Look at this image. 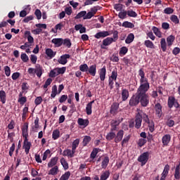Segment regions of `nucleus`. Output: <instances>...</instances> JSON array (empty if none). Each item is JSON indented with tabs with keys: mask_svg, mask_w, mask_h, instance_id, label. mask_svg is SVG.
I'll return each mask as SVG.
<instances>
[{
	"mask_svg": "<svg viewBox=\"0 0 180 180\" xmlns=\"http://www.w3.org/2000/svg\"><path fill=\"white\" fill-rule=\"evenodd\" d=\"M140 103V100L139 98V93H136L133 95L129 100V106H137Z\"/></svg>",
	"mask_w": 180,
	"mask_h": 180,
	"instance_id": "0eeeda50",
	"label": "nucleus"
},
{
	"mask_svg": "<svg viewBox=\"0 0 180 180\" xmlns=\"http://www.w3.org/2000/svg\"><path fill=\"white\" fill-rule=\"evenodd\" d=\"M70 176H71V172H66L64 174L62 175L60 180H68Z\"/></svg>",
	"mask_w": 180,
	"mask_h": 180,
	"instance_id": "864d4df0",
	"label": "nucleus"
},
{
	"mask_svg": "<svg viewBox=\"0 0 180 180\" xmlns=\"http://www.w3.org/2000/svg\"><path fill=\"white\" fill-rule=\"evenodd\" d=\"M134 40V34L130 33L125 39V43L127 44H130V43H133V41Z\"/></svg>",
	"mask_w": 180,
	"mask_h": 180,
	"instance_id": "72a5a7b5",
	"label": "nucleus"
},
{
	"mask_svg": "<svg viewBox=\"0 0 180 180\" xmlns=\"http://www.w3.org/2000/svg\"><path fill=\"white\" fill-rule=\"evenodd\" d=\"M127 15L129 16V18H137V13L133 10H129L127 11Z\"/></svg>",
	"mask_w": 180,
	"mask_h": 180,
	"instance_id": "603ef678",
	"label": "nucleus"
},
{
	"mask_svg": "<svg viewBox=\"0 0 180 180\" xmlns=\"http://www.w3.org/2000/svg\"><path fill=\"white\" fill-rule=\"evenodd\" d=\"M77 123L79 126H84V127H86L88 124H89V120H84L82 118H79L77 120Z\"/></svg>",
	"mask_w": 180,
	"mask_h": 180,
	"instance_id": "bb28decb",
	"label": "nucleus"
},
{
	"mask_svg": "<svg viewBox=\"0 0 180 180\" xmlns=\"http://www.w3.org/2000/svg\"><path fill=\"white\" fill-rule=\"evenodd\" d=\"M109 176H110V172H109V170H107L102 173L100 177V180H107Z\"/></svg>",
	"mask_w": 180,
	"mask_h": 180,
	"instance_id": "c9c22d12",
	"label": "nucleus"
},
{
	"mask_svg": "<svg viewBox=\"0 0 180 180\" xmlns=\"http://www.w3.org/2000/svg\"><path fill=\"white\" fill-rule=\"evenodd\" d=\"M144 45L147 49H154V43L151 41L150 40H146L144 41Z\"/></svg>",
	"mask_w": 180,
	"mask_h": 180,
	"instance_id": "49530a36",
	"label": "nucleus"
},
{
	"mask_svg": "<svg viewBox=\"0 0 180 180\" xmlns=\"http://www.w3.org/2000/svg\"><path fill=\"white\" fill-rule=\"evenodd\" d=\"M22 137L27 139L29 137V123L25 122L22 127Z\"/></svg>",
	"mask_w": 180,
	"mask_h": 180,
	"instance_id": "9d476101",
	"label": "nucleus"
},
{
	"mask_svg": "<svg viewBox=\"0 0 180 180\" xmlns=\"http://www.w3.org/2000/svg\"><path fill=\"white\" fill-rule=\"evenodd\" d=\"M18 102L20 105H25L27 102V98L26 96L18 98Z\"/></svg>",
	"mask_w": 180,
	"mask_h": 180,
	"instance_id": "680f3d73",
	"label": "nucleus"
},
{
	"mask_svg": "<svg viewBox=\"0 0 180 180\" xmlns=\"http://www.w3.org/2000/svg\"><path fill=\"white\" fill-rule=\"evenodd\" d=\"M146 123L148 124V127H149V131H150V133H153L155 130L154 121L150 120Z\"/></svg>",
	"mask_w": 180,
	"mask_h": 180,
	"instance_id": "4c0bfd02",
	"label": "nucleus"
},
{
	"mask_svg": "<svg viewBox=\"0 0 180 180\" xmlns=\"http://www.w3.org/2000/svg\"><path fill=\"white\" fill-rule=\"evenodd\" d=\"M51 43H53V44H55L56 47H61V46H63V39L54 38L51 40Z\"/></svg>",
	"mask_w": 180,
	"mask_h": 180,
	"instance_id": "4be33fe9",
	"label": "nucleus"
},
{
	"mask_svg": "<svg viewBox=\"0 0 180 180\" xmlns=\"http://www.w3.org/2000/svg\"><path fill=\"white\" fill-rule=\"evenodd\" d=\"M57 70H58V74L60 75H63L65 73V71H67V68L65 67H62V68H56Z\"/></svg>",
	"mask_w": 180,
	"mask_h": 180,
	"instance_id": "0e129e2a",
	"label": "nucleus"
},
{
	"mask_svg": "<svg viewBox=\"0 0 180 180\" xmlns=\"http://www.w3.org/2000/svg\"><path fill=\"white\" fill-rule=\"evenodd\" d=\"M124 136V131L123 129H121L115 134V143H120L122 140H123V136Z\"/></svg>",
	"mask_w": 180,
	"mask_h": 180,
	"instance_id": "f8f14e48",
	"label": "nucleus"
},
{
	"mask_svg": "<svg viewBox=\"0 0 180 180\" xmlns=\"http://www.w3.org/2000/svg\"><path fill=\"white\" fill-rule=\"evenodd\" d=\"M86 15V11H82L78 13L77 15L75 17V19H81V18H85Z\"/></svg>",
	"mask_w": 180,
	"mask_h": 180,
	"instance_id": "8fccbe9b",
	"label": "nucleus"
},
{
	"mask_svg": "<svg viewBox=\"0 0 180 180\" xmlns=\"http://www.w3.org/2000/svg\"><path fill=\"white\" fill-rule=\"evenodd\" d=\"M60 164L63 167L64 169H68V162H67V160H65V158H60Z\"/></svg>",
	"mask_w": 180,
	"mask_h": 180,
	"instance_id": "de8ad7c7",
	"label": "nucleus"
},
{
	"mask_svg": "<svg viewBox=\"0 0 180 180\" xmlns=\"http://www.w3.org/2000/svg\"><path fill=\"white\" fill-rule=\"evenodd\" d=\"M24 34L25 37H27L29 43H33L34 41V39H33V37H32L30 31H25Z\"/></svg>",
	"mask_w": 180,
	"mask_h": 180,
	"instance_id": "f704fd0d",
	"label": "nucleus"
},
{
	"mask_svg": "<svg viewBox=\"0 0 180 180\" xmlns=\"http://www.w3.org/2000/svg\"><path fill=\"white\" fill-rule=\"evenodd\" d=\"M112 33L113 34L112 41H117V39H119V32H117V30H115L112 31L110 34H112Z\"/></svg>",
	"mask_w": 180,
	"mask_h": 180,
	"instance_id": "09e8293b",
	"label": "nucleus"
},
{
	"mask_svg": "<svg viewBox=\"0 0 180 180\" xmlns=\"http://www.w3.org/2000/svg\"><path fill=\"white\" fill-rule=\"evenodd\" d=\"M79 139H76L75 141H73L72 143V150L73 153H75V150H77L78 146H79Z\"/></svg>",
	"mask_w": 180,
	"mask_h": 180,
	"instance_id": "473e14b6",
	"label": "nucleus"
},
{
	"mask_svg": "<svg viewBox=\"0 0 180 180\" xmlns=\"http://www.w3.org/2000/svg\"><path fill=\"white\" fill-rule=\"evenodd\" d=\"M130 140V135H128L127 136H124V138L122 139L121 142L122 147H124V144H127Z\"/></svg>",
	"mask_w": 180,
	"mask_h": 180,
	"instance_id": "13d9d810",
	"label": "nucleus"
},
{
	"mask_svg": "<svg viewBox=\"0 0 180 180\" xmlns=\"http://www.w3.org/2000/svg\"><path fill=\"white\" fill-rule=\"evenodd\" d=\"M139 103L143 108H147L150 105V96L147 94H138Z\"/></svg>",
	"mask_w": 180,
	"mask_h": 180,
	"instance_id": "20e7f679",
	"label": "nucleus"
},
{
	"mask_svg": "<svg viewBox=\"0 0 180 180\" xmlns=\"http://www.w3.org/2000/svg\"><path fill=\"white\" fill-rule=\"evenodd\" d=\"M152 30L154 34L157 36V37H159V39H161V37H162V32H161V31L158 29V27L153 26L152 27Z\"/></svg>",
	"mask_w": 180,
	"mask_h": 180,
	"instance_id": "cd10ccee",
	"label": "nucleus"
},
{
	"mask_svg": "<svg viewBox=\"0 0 180 180\" xmlns=\"http://www.w3.org/2000/svg\"><path fill=\"white\" fill-rule=\"evenodd\" d=\"M95 103V101H90L86 106V113L88 115H92V105Z\"/></svg>",
	"mask_w": 180,
	"mask_h": 180,
	"instance_id": "412c9836",
	"label": "nucleus"
},
{
	"mask_svg": "<svg viewBox=\"0 0 180 180\" xmlns=\"http://www.w3.org/2000/svg\"><path fill=\"white\" fill-rule=\"evenodd\" d=\"M0 101L3 105L6 103V92L4 90L0 91Z\"/></svg>",
	"mask_w": 180,
	"mask_h": 180,
	"instance_id": "c85d7f7f",
	"label": "nucleus"
},
{
	"mask_svg": "<svg viewBox=\"0 0 180 180\" xmlns=\"http://www.w3.org/2000/svg\"><path fill=\"white\" fill-rule=\"evenodd\" d=\"M79 70L82 72H86V74H90L91 77H95L96 75V65H91L88 67L86 63L82 64L79 65Z\"/></svg>",
	"mask_w": 180,
	"mask_h": 180,
	"instance_id": "f03ea898",
	"label": "nucleus"
},
{
	"mask_svg": "<svg viewBox=\"0 0 180 180\" xmlns=\"http://www.w3.org/2000/svg\"><path fill=\"white\" fill-rule=\"evenodd\" d=\"M63 46H65L66 47H68V49H70L72 46L71 39L68 38L63 39Z\"/></svg>",
	"mask_w": 180,
	"mask_h": 180,
	"instance_id": "37998d69",
	"label": "nucleus"
},
{
	"mask_svg": "<svg viewBox=\"0 0 180 180\" xmlns=\"http://www.w3.org/2000/svg\"><path fill=\"white\" fill-rule=\"evenodd\" d=\"M170 20L171 22L174 23V25H178L179 23V18H178L177 15H172L170 16Z\"/></svg>",
	"mask_w": 180,
	"mask_h": 180,
	"instance_id": "c03bdc74",
	"label": "nucleus"
},
{
	"mask_svg": "<svg viewBox=\"0 0 180 180\" xmlns=\"http://www.w3.org/2000/svg\"><path fill=\"white\" fill-rule=\"evenodd\" d=\"M141 123H143V115L138 112L135 116V120L129 122V129L135 127V129H139L141 128Z\"/></svg>",
	"mask_w": 180,
	"mask_h": 180,
	"instance_id": "7ed1b4c3",
	"label": "nucleus"
},
{
	"mask_svg": "<svg viewBox=\"0 0 180 180\" xmlns=\"http://www.w3.org/2000/svg\"><path fill=\"white\" fill-rule=\"evenodd\" d=\"M74 154H75V153H73L72 150H71L70 149H66L63 152L62 155H64V157H70V158H72L74 157Z\"/></svg>",
	"mask_w": 180,
	"mask_h": 180,
	"instance_id": "5701e85b",
	"label": "nucleus"
},
{
	"mask_svg": "<svg viewBox=\"0 0 180 180\" xmlns=\"http://www.w3.org/2000/svg\"><path fill=\"white\" fill-rule=\"evenodd\" d=\"M98 153H99V150L98 148H94L92 152L91 153L90 157L94 160L98 155Z\"/></svg>",
	"mask_w": 180,
	"mask_h": 180,
	"instance_id": "4d7b16f0",
	"label": "nucleus"
},
{
	"mask_svg": "<svg viewBox=\"0 0 180 180\" xmlns=\"http://www.w3.org/2000/svg\"><path fill=\"white\" fill-rule=\"evenodd\" d=\"M108 36H110L109 31H101L97 32L94 35V37L95 39H105V37H108Z\"/></svg>",
	"mask_w": 180,
	"mask_h": 180,
	"instance_id": "9b49d317",
	"label": "nucleus"
},
{
	"mask_svg": "<svg viewBox=\"0 0 180 180\" xmlns=\"http://www.w3.org/2000/svg\"><path fill=\"white\" fill-rule=\"evenodd\" d=\"M52 139L53 140H57L60 139V130L58 129L53 130L52 133Z\"/></svg>",
	"mask_w": 180,
	"mask_h": 180,
	"instance_id": "a19ab883",
	"label": "nucleus"
},
{
	"mask_svg": "<svg viewBox=\"0 0 180 180\" xmlns=\"http://www.w3.org/2000/svg\"><path fill=\"white\" fill-rule=\"evenodd\" d=\"M27 112H29V108L25 107L22 110V120H26V115H27Z\"/></svg>",
	"mask_w": 180,
	"mask_h": 180,
	"instance_id": "052dcab7",
	"label": "nucleus"
},
{
	"mask_svg": "<svg viewBox=\"0 0 180 180\" xmlns=\"http://www.w3.org/2000/svg\"><path fill=\"white\" fill-rule=\"evenodd\" d=\"M98 74L101 82H103L106 78V66H103L101 69H100Z\"/></svg>",
	"mask_w": 180,
	"mask_h": 180,
	"instance_id": "2eb2a0df",
	"label": "nucleus"
},
{
	"mask_svg": "<svg viewBox=\"0 0 180 180\" xmlns=\"http://www.w3.org/2000/svg\"><path fill=\"white\" fill-rule=\"evenodd\" d=\"M108 165H109V157L105 156L101 162V168L106 169Z\"/></svg>",
	"mask_w": 180,
	"mask_h": 180,
	"instance_id": "2f4dec72",
	"label": "nucleus"
},
{
	"mask_svg": "<svg viewBox=\"0 0 180 180\" xmlns=\"http://www.w3.org/2000/svg\"><path fill=\"white\" fill-rule=\"evenodd\" d=\"M122 27L129 28V29H133V27H134V24L129 21H125L122 23Z\"/></svg>",
	"mask_w": 180,
	"mask_h": 180,
	"instance_id": "a18cd8bd",
	"label": "nucleus"
},
{
	"mask_svg": "<svg viewBox=\"0 0 180 180\" xmlns=\"http://www.w3.org/2000/svg\"><path fill=\"white\" fill-rule=\"evenodd\" d=\"M129 51V49H127V47L126 46H122L121 49H120V55H122V56H126V54H127V52Z\"/></svg>",
	"mask_w": 180,
	"mask_h": 180,
	"instance_id": "bf43d9fd",
	"label": "nucleus"
},
{
	"mask_svg": "<svg viewBox=\"0 0 180 180\" xmlns=\"http://www.w3.org/2000/svg\"><path fill=\"white\" fill-rule=\"evenodd\" d=\"M91 140H92V138H91L90 136H85L82 142L83 147H86L89 143H91Z\"/></svg>",
	"mask_w": 180,
	"mask_h": 180,
	"instance_id": "7c9ffc66",
	"label": "nucleus"
},
{
	"mask_svg": "<svg viewBox=\"0 0 180 180\" xmlns=\"http://www.w3.org/2000/svg\"><path fill=\"white\" fill-rule=\"evenodd\" d=\"M70 54H64L60 56V58L58 60V63L61 64L62 65H65L67 63H68V58H70Z\"/></svg>",
	"mask_w": 180,
	"mask_h": 180,
	"instance_id": "4468645a",
	"label": "nucleus"
},
{
	"mask_svg": "<svg viewBox=\"0 0 180 180\" xmlns=\"http://www.w3.org/2000/svg\"><path fill=\"white\" fill-rule=\"evenodd\" d=\"M45 54L47 56V57H49L50 60H51V58H54V57H56V54H57V52L53 51V49L50 48H48L45 51Z\"/></svg>",
	"mask_w": 180,
	"mask_h": 180,
	"instance_id": "a211bd4d",
	"label": "nucleus"
},
{
	"mask_svg": "<svg viewBox=\"0 0 180 180\" xmlns=\"http://www.w3.org/2000/svg\"><path fill=\"white\" fill-rule=\"evenodd\" d=\"M112 43H115L113 41V38L107 37L103 40V43L101 45V49H102L103 50H106V47H108V46H110V44H112Z\"/></svg>",
	"mask_w": 180,
	"mask_h": 180,
	"instance_id": "6e6552de",
	"label": "nucleus"
},
{
	"mask_svg": "<svg viewBox=\"0 0 180 180\" xmlns=\"http://www.w3.org/2000/svg\"><path fill=\"white\" fill-rule=\"evenodd\" d=\"M118 16L120 19H126L127 18V11L123 10V11L120 12Z\"/></svg>",
	"mask_w": 180,
	"mask_h": 180,
	"instance_id": "6e6d98bb",
	"label": "nucleus"
},
{
	"mask_svg": "<svg viewBox=\"0 0 180 180\" xmlns=\"http://www.w3.org/2000/svg\"><path fill=\"white\" fill-rule=\"evenodd\" d=\"M64 26H65V21L60 22L58 24H57L55 26V29H56V30H61V29H63V27H64Z\"/></svg>",
	"mask_w": 180,
	"mask_h": 180,
	"instance_id": "5fc2aeb1",
	"label": "nucleus"
},
{
	"mask_svg": "<svg viewBox=\"0 0 180 180\" xmlns=\"http://www.w3.org/2000/svg\"><path fill=\"white\" fill-rule=\"evenodd\" d=\"M167 46H168V44H167V41L165 40V38H162L160 39V47L162 49V51L164 53L167 51Z\"/></svg>",
	"mask_w": 180,
	"mask_h": 180,
	"instance_id": "c756f323",
	"label": "nucleus"
},
{
	"mask_svg": "<svg viewBox=\"0 0 180 180\" xmlns=\"http://www.w3.org/2000/svg\"><path fill=\"white\" fill-rule=\"evenodd\" d=\"M117 110H119V103H112L110 109V113L113 115H117Z\"/></svg>",
	"mask_w": 180,
	"mask_h": 180,
	"instance_id": "dca6fc26",
	"label": "nucleus"
},
{
	"mask_svg": "<svg viewBox=\"0 0 180 180\" xmlns=\"http://www.w3.org/2000/svg\"><path fill=\"white\" fill-rule=\"evenodd\" d=\"M57 162H58V157L56 156L52 158L48 163V168H53V167H56L57 165Z\"/></svg>",
	"mask_w": 180,
	"mask_h": 180,
	"instance_id": "6ab92c4d",
	"label": "nucleus"
},
{
	"mask_svg": "<svg viewBox=\"0 0 180 180\" xmlns=\"http://www.w3.org/2000/svg\"><path fill=\"white\" fill-rule=\"evenodd\" d=\"M155 112L156 116L159 119H161V117H162V105H161V103H157L155 105Z\"/></svg>",
	"mask_w": 180,
	"mask_h": 180,
	"instance_id": "1a4fd4ad",
	"label": "nucleus"
},
{
	"mask_svg": "<svg viewBox=\"0 0 180 180\" xmlns=\"http://www.w3.org/2000/svg\"><path fill=\"white\" fill-rule=\"evenodd\" d=\"M139 75L141 77L139 79V86L136 90L137 94H147L150 89V82H148V79L146 77V73L143 68L139 70Z\"/></svg>",
	"mask_w": 180,
	"mask_h": 180,
	"instance_id": "f257e3e1",
	"label": "nucleus"
},
{
	"mask_svg": "<svg viewBox=\"0 0 180 180\" xmlns=\"http://www.w3.org/2000/svg\"><path fill=\"white\" fill-rule=\"evenodd\" d=\"M20 58L23 63H27L29 61V56L26 53H22L20 55Z\"/></svg>",
	"mask_w": 180,
	"mask_h": 180,
	"instance_id": "69168bd1",
	"label": "nucleus"
},
{
	"mask_svg": "<svg viewBox=\"0 0 180 180\" xmlns=\"http://www.w3.org/2000/svg\"><path fill=\"white\" fill-rule=\"evenodd\" d=\"M167 106L169 109H172L174 107H175L176 109L180 108V105L178 102V100H176V98H175V97L172 96L168 97Z\"/></svg>",
	"mask_w": 180,
	"mask_h": 180,
	"instance_id": "39448f33",
	"label": "nucleus"
},
{
	"mask_svg": "<svg viewBox=\"0 0 180 180\" xmlns=\"http://www.w3.org/2000/svg\"><path fill=\"white\" fill-rule=\"evenodd\" d=\"M35 74L38 78H41L43 75V68L39 64H37L35 66Z\"/></svg>",
	"mask_w": 180,
	"mask_h": 180,
	"instance_id": "aec40b11",
	"label": "nucleus"
},
{
	"mask_svg": "<svg viewBox=\"0 0 180 180\" xmlns=\"http://www.w3.org/2000/svg\"><path fill=\"white\" fill-rule=\"evenodd\" d=\"M122 99L124 102L129 99V90L127 89H122Z\"/></svg>",
	"mask_w": 180,
	"mask_h": 180,
	"instance_id": "393cba45",
	"label": "nucleus"
},
{
	"mask_svg": "<svg viewBox=\"0 0 180 180\" xmlns=\"http://www.w3.org/2000/svg\"><path fill=\"white\" fill-rule=\"evenodd\" d=\"M150 158V153L149 152H144L143 153L141 154L138 158L139 162H141V167L146 165L148 162Z\"/></svg>",
	"mask_w": 180,
	"mask_h": 180,
	"instance_id": "423d86ee",
	"label": "nucleus"
},
{
	"mask_svg": "<svg viewBox=\"0 0 180 180\" xmlns=\"http://www.w3.org/2000/svg\"><path fill=\"white\" fill-rule=\"evenodd\" d=\"M111 79H114L115 82L117 81V70H112L111 73V76L109 77Z\"/></svg>",
	"mask_w": 180,
	"mask_h": 180,
	"instance_id": "3c124183",
	"label": "nucleus"
},
{
	"mask_svg": "<svg viewBox=\"0 0 180 180\" xmlns=\"http://www.w3.org/2000/svg\"><path fill=\"white\" fill-rule=\"evenodd\" d=\"M169 141H171V135L165 134L162 138V142L163 144V147H167L168 144H169Z\"/></svg>",
	"mask_w": 180,
	"mask_h": 180,
	"instance_id": "f3484780",
	"label": "nucleus"
},
{
	"mask_svg": "<svg viewBox=\"0 0 180 180\" xmlns=\"http://www.w3.org/2000/svg\"><path fill=\"white\" fill-rule=\"evenodd\" d=\"M4 72L6 77L11 76V68L9 66H5L4 67Z\"/></svg>",
	"mask_w": 180,
	"mask_h": 180,
	"instance_id": "774afa93",
	"label": "nucleus"
},
{
	"mask_svg": "<svg viewBox=\"0 0 180 180\" xmlns=\"http://www.w3.org/2000/svg\"><path fill=\"white\" fill-rule=\"evenodd\" d=\"M58 71L57 70V68L51 70L49 72L50 78H56V77L58 76Z\"/></svg>",
	"mask_w": 180,
	"mask_h": 180,
	"instance_id": "ea45409f",
	"label": "nucleus"
},
{
	"mask_svg": "<svg viewBox=\"0 0 180 180\" xmlns=\"http://www.w3.org/2000/svg\"><path fill=\"white\" fill-rule=\"evenodd\" d=\"M169 172V165H166L164 167V170L162 173V176H165L167 178L168 174Z\"/></svg>",
	"mask_w": 180,
	"mask_h": 180,
	"instance_id": "79ce46f5",
	"label": "nucleus"
},
{
	"mask_svg": "<svg viewBox=\"0 0 180 180\" xmlns=\"http://www.w3.org/2000/svg\"><path fill=\"white\" fill-rule=\"evenodd\" d=\"M147 143V140L146 139H140L138 142V146L139 147H143Z\"/></svg>",
	"mask_w": 180,
	"mask_h": 180,
	"instance_id": "338daca9",
	"label": "nucleus"
},
{
	"mask_svg": "<svg viewBox=\"0 0 180 180\" xmlns=\"http://www.w3.org/2000/svg\"><path fill=\"white\" fill-rule=\"evenodd\" d=\"M166 41L167 44V46L171 47V46H172V44H174V42L175 41V36L169 35L167 37Z\"/></svg>",
	"mask_w": 180,
	"mask_h": 180,
	"instance_id": "b1692460",
	"label": "nucleus"
},
{
	"mask_svg": "<svg viewBox=\"0 0 180 180\" xmlns=\"http://www.w3.org/2000/svg\"><path fill=\"white\" fill-rule=\"evenodd\" d=\"M48 174L49 175H57L58 174V166L52 167Z\"/></svg>",
	"mask_w": 180,
	"mask_h": 180,
	"instance_id": "58836bf2",
	"label": "nucleus"
},
{
	"mask_svg": "<svg viewBox=\"0 0 180 180\" xmlns=\"http://www.w3.org/2000/svg\"><path fill=\"white\" fill-rule=\"evenodd\" d=\"M175 179H180V165H176L174 172Z\"/></svg>",
	"mask_w": 180,
	"mask_h": 180,
	"instance_id": "e433bc0d",
	"label": "nucleus"
},
{
	"mask_svg": "<svg viewBox=\"0 0 180 180\" xmlns=\"http://www.w3.org/2000/svg\"><path fill=\"white\" fill-rule=\"evenodd\" d=\"M116 137V133L115 131H110L109 133L107 134L105 139L108 141H112V140L115 141Z\"/></svg>",
	"mask_w": 180,
	"mask_h": 180,
	"instance_id": "a878e982",
	"label": "nucleus"
},
{
	"mask_svg": "<svg viewBox=\"0 0 180 180\" xmlns=\"http://www.w3.org/2000/svg\"><path fill=\"white\" fill-rule=\"evenodd\" d=\"M56 96H57V86L54 85L52 87V91H51V98H56Z\"/></svg>",
	"mask_w": 180,
	"mask_h": 180,
	"instance_id": "e2e57ef3",
	"label": "nucleus"
},
{
	"mask_svg": "<svg viewBox=\"0 0 180 180\" xmlns=\"http://www.w3.org/2000/svg\"><path fill=\"white\" fill-rule=\"evenodd\" d=\"M32 147V143L29 141L28 139H25L23 142V148L25 149V154H29L30 151V148Z\"/></svg>",
	"mask_w": 180,
	"mask_h": 180,
	"instance_id": "ddd939ff",
	"label": "nucleus"
}]
</instances>
